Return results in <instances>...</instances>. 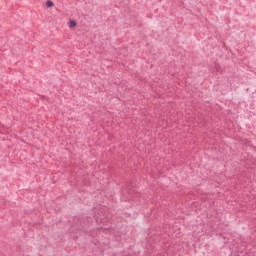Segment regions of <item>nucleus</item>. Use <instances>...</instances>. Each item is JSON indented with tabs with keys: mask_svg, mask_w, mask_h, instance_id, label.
Returning a JSON list of instances; mask_svg holds the SVG:
<instances>
[{
	"mask_svg": "<svg viewBox=\"0 0 256 256\" xmlns=\"http://www.w3.org/2000/svg\"><path fill=\"white\" fill-rule=\"evenodd\" d=\"M54 5L55 3H53V1L51 0L46 1V7L51 8V7H54Z\"/></svg>",
	"mask_w": 256,
	"mask_h": 256,
	"instance_id": "nucleus-1",
	"label": "nucleus"
},
{
	"mask_svg": "<svg viewBox=\"0 0 256 256\" xmlns=\"http://www.w3.org/2000/svg\"><path fill=\"white\" fill-rule=\"evenodd\" d=\"M69 27L70 29H73V27H77V22H75V20L70 21Z\"/></svg>",
	"mask_w": 256,
	"mask_h": 256,
	"instance_id": "nucleus-2",
	"label": "nucleus"
}]
</instances>
